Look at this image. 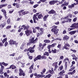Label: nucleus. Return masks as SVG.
<instances>
[{
  "label": "nucleus",
  "mask_w": 78,
  "mask_h": 78,
  "mask_svg": "<svg viewBox=\"0 0 78 78\" xmlns=\"http://www.w3.org/2000/svg\"><path fill=\"white\" fill-rule=\"evenodd\" d=\"M44 56L46 55L47 56H49V53L48 52H45L44 54Z\"/></svg>",
  "instance_id": "c756f323"
},
{
  "label": "nucleus",
  "mask_w": 78,
  "mask_h": 78,
  "mask_svg": "<svg viewBox=\"0 0 78 78\" xmlns=\"http://www.w3.org/2000/svg\"><path fill=\"white\" fill-rule=\"evenodd\" d=\"M77 26H76V23H74L73 24H72L71 26H70V27L71 28H77V27H76Z\"/></svg>",
  "instance_id": "1a4fd4ad"
},
{
  "label": "nucleus",
  "mask_w": 78,
  "mask_h": 78,
  "mask_svg": "<svg viewBox=\"0 0 78 78\" xmlns=\"http://www.w3.org/2000/svg\"><path fill=\"white\" fill-rule=\"evenodd\" d=\"M8 44V43L7 41L5 42V47L7 46Z\"/></svg>",
  "instance_id": "3c124183"
},
{
  "label": "nucleus",
  "mask_w": 78,
  "mask_h": 78,
  "mask_svg": "<svg viewBox=\"0 0 78 78\" xmlns=\"http://www.w3.org/2000/svg\"><path fill=\"white\" fill-rule=\"evenodd\" d=\"M76 5V4L75 3H74V4H72L70 5H68L69 8H70V9H72V8L74 7L75 6V5Z\"/></svg>",
  "instance_id": "ddd939ff"
},
{
  "label": "nucleus",
  "mask_w": 78,
  "mask_h": 78,
  "mask_svg": "<svg viewBox=\"0 0 78 78\" xmlns=\"http://www.w3.org/2000/svg\"><path fill=\"white\" fill-rule=\"evenodd\" d=\"M75 66H73L70 69H69V72H72V71H73L75 69Z\"/></svg>",
  "instance_id": "2f4dec72"
},
{
  "label": "nucleus",
  "mask_w": 78,
  "mask_h": 78,
  "mask_svg": "<svg viewBox=\"0 0 78 78\" xmlns=\"http://www.w3.org/2000/svg\"><path fill=\"white\" fill-rule=\"evenodd\" d=\"M39 6V4H36L35 5H34L33 6L34 8H37V6Z\"/></svg>",
  "instance_id": "a18cd8bd"
},
{
  "label": "nucleus",
  "mask_w": 78,
  "mask_h": 78,
  "mask_svg": "<svg viewBox=\"0 0 78 78\" xmlns=\"http://www.w3.org/2000/svg\"><path fill=\"white\" fill-rule=\"evenodd\" d=\"M40 0V1H39L37 2V3H38V4H40V3H41V2L44 3L45 2H46V1H47V0Z\"/></svg>",
  "instance_id": "bb28decb"
},
{
  "label": "nucleus",
  "mask_w": 78,
  "mask_h": 78,
  "mask_svg": "<svg viewBox=\"0 0 78 78\" xmlns=\"http://www.w3.org/2000/svg\"><path fill=\"white\" fill-rule=\"evenodd\" d=\"M62 3H66V1L65 0H62Z\"/></svg>",
  "instance_id": "13d9d810"
},
{
  "label": "nucleus",
  "mask_w": 78,
  "mask_h": 78,
  "mask_svg": "<svg viewBox=\"0 0 78 78\" xmlns=\"http://www.w3.org/2000/svg\"><path fill=\"white\" fill-rule=\"evenodd\" d=\"M34 76H39V74L37 75L36 73H35L34 74Z\"/></svg>",
  "instance_id": "e2e57ef3"
},
{
  "label": "nucleus",
  "mask_w": 78,
  "mask_h": 78,
  "mask_svg": "<svg viewBox=\"0 0 78 78\" xmlns=\"http://www.w3.org/2000/svg\"><path fill=\"white\" fill-rule=\"evenodd\" d=\"M75 72H76L75 70H74L72 72H69L68 73V75H73L74 73H75Z\"/></svg>",
  "instance_id": "4468645a"
},
{
  "label": "nucleus",
  "mask_w": 78,
  "mask_h": 78,
  "mask_svg": "<svg viewBox=\"0 0 78 78\" xmlns=\"http://www.w3.org/2000/svg\"><path fill=\"white\" fill-rule=\"evenodd\" d=\"M43 17V16L42 15V14H40V15L38 16V19H41V17Z\"/></svg>",
  "instance_id": "473e14b6"
},
{
  "label": "nucleus",
  "mask_w": 78,
  "mask_h": 78,
  "mask_svg": "<svg viewBox=\"0 0 78 78\" xmlns=\"http://www.w3.org/2000/svg\"><path fill=\"white\" fill-rule=\"evenodd\" d=\"M67 47H70V44H69V43H66L65 44L64 46L63 47V48H62V50H64L66 49V50H69V48Z\"/></svg>",
  "instance_id": "7ed1b4c3"
},
{
  "label": "nucleus",
  "mask_w": 78,
  "mask_h": 78,
  "mask_svg": "<svg viewBox=\"0 0 78 78\" xmlns=\"http://www.w3.org/2000/svg\"><path fill=\"white\" fill-rule=\"evenodd\" d=\"M32 30H33V32L34 33H36V30L35 28H33Z\"/></svg>",
  "instance_id": "4c0bfd02"
},
{
  "label": "nucleus",
  "mask_w": 78,
  "mask_h": 78,
  "mask_svg": "<svg viewBox=\"0 0 78 78\" xmlns=\"http://www.w3.org/2000/svg\"><path fill=\"white\" fill-rule=\"evenodd\" d=\"M7 5H8L6 4L0 5V9H1V8H2L3 7H5V6H6Z\"/></svg>",
  "instance_id": "4be33fe9"
},
{
  "label": "nucleus",
  "mask_w": 78,
  "mask_h": 78,
  "mask_svg": "<svg viewBox=\"0 0 78 78\" xmlns=\"http://www.w3.org/2000/svg\"><path fill=\"white\" fill-rule=\"evenodd\" d=\"M67 33V31L66 30H64L63 32V34H66Z\"/></svg>",
  "instance_id": "680f3d73"
},
{
  "label": "nucleus",
  "mask_w": 78,
  "mask_h": 78,
  "mask_svg": "<svg viewBox=\"0 0 78 78\" xmlns=\"http://www.w3.org/2000/svg\"><path fill=\"white\" fill-rule=\"evenodd\" d=\"M57 65L58 63L57 62H54L52 64V66L54 67H55V69H57V68H58Z\"/></svg>",
  "instance_id": "2eb2a0df"
},
{
  "label": "nucleus",
  "mask_w": 78,
  "mask_h": 78,
  "mask_svg": "<svg viewBox=\"0 0 78 78\" xmlns=\"http://www.w3.org/2000/svg\"><path fill=\"white\" fill-rule=\"evenodd\" d=\"M10 68H12V69H16V66L14 65H12L10 66Z\"/></svg>",
  "instance_id": "aec40b11"
},
{
  "label": "nucleus",
  "mask_w": 78,
  "mask_h": 78,
  "mask_svg": "<svg viewBox=\"0 0 78 78\" xmlns=\"http://www.w3.org/2000/svg\"><path fill=\"white\" fill-rule=\"evenodd\" d=\"M23 30V28H21L19 30H18V32H20V31H21V30Z\"/></svg>",
  "instance_id": "bf43d9fd"
},
{
  "label": "nucleus",
  "mask_w": 78,
  "mask_h": 78,
  "mask_svg": "<svg viewBox=\"0 0 78 78\" xmlns=\"http://www.w3.org/2000/svg\"><path fill=\"white\" fill-rule=\"evenodd\" d=\"M71 21H72V19H69L68 20L66 21V22H71Z\"/></svg>",
  "instance_id": "58836bf2"
},
{
  "label": "nucleus",
  "mask_w": 78,
  "mask_h": 78,
  "mask_svg": "<svg viewBox=\"0 0 78 78\" xmlns=\"http://www.w3.org/2000/svg\"><path fill=\"white\" fill-rule=\"evenodd\" d=\"M76 33V30L70 31L69 32V34H71V35H72L73 34H75Z\"/></svg>",
  "instance_id": "dca6fc26"
},
{
  "label": "nucleus",
  "mask_w": 78,
  "mask_h": 78,
  "mask_svg": "<svg viewBox=\"0 0 78 78\" xmlns=\"http://www.w3.org/2000/svg\"><path fill=\"white\" fill-rule=\"evenodd\" d=\"M51 76V74H49L48 75H47L46 76V77L50 78Z\"/></svg>",
  "instance_id": "c9c22d12"
},
{
  "label": "nucleus",
  "mask_w": 78,
  "mask_h": 78,
  "mask_svg": "<svg viewBox=\"0 0 78 78\" xmlns=\"http://www.w3.org/2000/svg\"><path fill=\"white\" fill-rule=\"evenodd\" d=\"M38 76L39 77H41V78H43V77H45V75H43L38 74Z\"/></svg>",
  "instance_id": "72a5a7b5"
},
{
  "label": "nucleus",
  "mask_w": 78,
  "mask_h": 78,
  "mask_svg": "<svg viewBox=\"0 0 78 78\" xmlns=\"http://www.w3.org/2000/svg\"><path fill=\"white\" fill-rule=\"evenodd\" d=\"M69 37L67 35H65L64 37H63L64 40L65 41H67L69 40Z\"/></svg>",
  "instance_id": "f3484780"
},
{
  "label": "nucleus",
  "mask_w": 78,
  "mask_h": 78,
  "mask_svg": "<svg viewBox=\"0 0 78 78\" xmlns=\"http://www.w3.org/2000/svg\"><path fill=\"white\" fill-rule=\"evenodd\" d=\"M22 27L24 28V30H28L29 28H30V26L27 25V26H25L24 25H23L22 26Z\"/></svg>",
  "instance_id": "9b49d317"
},
{
  "label": "nucleus",
  "mask_w": 78,
  "mask_h": 78,
  "mask_svg": "<svg viewBox=\"0 0 78 78\" xmlns=\"http://www.w3.org/2000/svg\"><path fill=\"white\" fill-rule=\"evenodd\" d=\"M57 27L58 26H53V28L51 30V32H54V34L55 35H57V34L58 33V31H59V29H57Z\"/></svg>",
  "instance_id": "f257e3e1"
},
{
  "label": "nucleus",
  "mask_w": 78,
  "mask_h": 78,
  "mask_svg": "<svg viewBox=\"0 0 78 78\" xmlns=\"http://www.w3.org/2000/svg\"><path fill=\"white\" fill-rule=\"evenodd\" d=\"M11 28V26H9L7 27L6 28L7 30H8L9 28Z\"/></svg>",
  "instance_id": "de8ad7c7"
},
{
  "label": "nucleus",
  "mask_w": 78,
  "mask_h": 78,
  "mask_svg": "<svg viewBox=\"0 0 78 78\" xmlns=\"http://www.w3.org/2000/svg\"><path fill=\"white\" fill-rule=\"evenodd\" d=\"M2 64L3 65V66H8V64L4 62H2Z\"/></svg>",
  "instance_id": "e433bc0d"
},
{
  "label": "nucleus",
  "mask_w": 78,
  "mask_h": 78,
  "mask_svg": "<svg viewBox=\"0 0 78 78\" xmlns=\"http://www.w3.org/2000/svg\"><path fill=\"white\" fill-rule=\"evenodd\" d=\"M16 6L17 8H19V4L16 3Z\"/></svg>",
  "instance_id": "603ef678"
},
{
  "label": "nucleus",
  "mask_w": 78,
  "mask_h": 78,
  "mask_svg": "<svg viewBox=\"0 0 78 78\" xmlns=\"http://www.w3.org/2000/svg\"><path fill=\"white\" fill-rule=\"evenodd\" d=\"M2 12H3L4 16H6V10L4 9H2L1 10Z\"/></svg>",
  "instance_id": "5701e85b"
},
{
  "label": "nucleus",
  "mask_w": 78,
  "mask_h": 78,
  "mask_svg": "<svg viewBox=\"0 0 78 78\" xmlns=\"http://www.w3.org/2000/svg\"><path fill=\"white\" fill-rule=\"evenodd\" d=\"M56 43H54L51 45V47H54L56 46Z\"/></svg>",
  "instance_id": "f704fd0d"
},
{
  "label": "nucleus",
  "mask_w": 78,
  "mask_h": 78,
  "mask_svg": "<svg viewBox=\"0 0 78 78\" xmlns=\"http://www.w3.org/2000/svg\"><path fill=\"white\" fill-rule=\"evenodd\" d=\"M74 30V28H68L69 31H71V30Z\"/></svg>",
  "instance_id": "4d7b16f0"
},
{
  "label": "nucleus",
  "mask_w": 78,
  "mask_h": 78,
  "mask_svg": "<svg viewBox=\"0 0 78 78\" xmlns=\"http://www.w3.org/2000/svg\"><path fill=\"white\" fill-rule=\"evenodd\" d=\"M59 69H60V70H62V69H63V66H62L60 67H59Z\"/></svg>",
  "instance_id": "37998d69"
},
{
  "label": "nucleus",
  "mask_w": 78,
  "mask_h": 78,
  "mask_svg": "<svg viewBox=\"0 0 78 78\" xmlns=\"http://www.w3.org/2000/svg\"><path fill=\"white\" fill-rule=\"evenodd\" d=\"M41 55H39L37 56V57L34 58V62H35V61H37V60H41Z\"/></svg>",
  "instance_id": "423d86ee"
},
{
  "label": "nucleus",
  "mask_w": 78,
  "mask_h": 78,
  "mask_svg": "<svg viewBox=\"0 0 78 78\" xmlns=\"http://www.w3.org/2000/svg\"><path fill=\"white\" fill-rule=\"evenodd\" d=\"M33 19H36L37 20H39V19L37 17L36 15L34 14V15L33 17Z\"/></svg>",
  "instance_id": "412c9836"
},
{
  "label": "nucleus",
  "mask_w": 78,
  "mask_h": 78,
  "mask_svg": "<svg viewBox=\"0 0 78 78\" xmlns=\"http://www.w3.org/2000/svg\"><path fill=\"white\" fill-rule=\"evenodd\" d=\"M65 73V71L64 70H62L60 72V73H58L59 76H62L63 75V73Z\"/></svg>",
  "instance_id": "a211bd4d"
},
{
  "label": "nucleus",
  "mask_w": 78,
  "mask_h": 78,
  "mask_svg": "<svg viewBox=\"0 0 78 78\" xmlns=\"http://www.w3.org/2000/svg\"><path fill=\"white\" fill-rule=\"evenodd\" d=\"M14 55H15V53H14L11 54L9 55V56H14Z\"/></svg>",
  "instance_id": "864d4df0"
},
{
  "label": "nucleus",
  "mask_w": 78,
  "mask_h": 78,
  "mask_svg": "<svg viewBox=\"0 0 78 78\" xmlns=\"http://www.w3.org/2000/svg\"><path fill=\"white\" fill-rule=\"evenodd\" d=\"M57 47L58 48H59L60 49L61 48V44H58L57 46Z\"/></svg>",
  "instance_id": "69168bd1"
},
{
  "label": "nucleus",
  "mask_w": 78,
  "mask_h": 78,
  "mask_svg": "<svg viewBox=\"0 0 78 78\" xmlns=\"http://www.w3.org/2000/svg\"><path fill=\"white\" fill-rule=\"evenodd\" d=\"M51 70H48V71L46 73V74H47L48 73H50L51 74H53L54 73V71H53V68H52Z\"/></svg>",
  "instance_id": "9d476101"
},
{
  "label": "nucleus",
  "mask_w": 78,
  "mask_h": 78,
  "mask_svg": "<svg viewBox=\"0 0 78 78\" xmlns=\"http://www.w3.org/2000/svg\"><path fill=\"white\" fill-rule=\"evenodd\" d=\"M2 26V28H4V27H5V25H6V23H4L2 24L1 25Z\"/></svg>",
  "instance_id": "a19ab883"
},
{
  "label": "nucleus",
  "mask_w": 78,
  "mask_h": 78,
  "mask_svg": "<svg viewBox=\"0 0 78 78\" xmlns=\"http://www.w3.org/2000/svg\"><path fill=\"white\" fill-rule=\"evenodd\" d=\"M44 42L46 43V44H48L50 43V41L48 40H46L44 41Z\"/></svg>",
  "instance_id": "393cba45"
},
{
  "label": "nucleus",
  "mask_w": 78,
  "mask_h": 78,
  "mask_svg": "<svg viewBox=\"0 0 78 78\" xmlns=\"http://www.w3.org/2000/svg\"><path fill=\"white\" fill-rule=\"evenodd\" d=\"M11 8L12 7L11 5H9L8 6V8H9V9L10 8Z\"/></svg>",
  "instance_id": "052dcab7"
},
{
  "label": "nucleus",
  "mask_w": 78,
  "mask_h": 78,
  "mask_svg": "<svg viewBox=\"0 0 78 78\" xmlns=\"http://www.w3.org/2000/svg\"><path fill=\"white\" fill-rule=\"evenodd\" d=\"M25 33L27 36H30V34H32L33 33V32H32V31L30 30H27L25 31Z\"/></svg>",
  "instance_id": "20e7f679"
},
{
  "label": "nucleus",
  "mask_w": 78,
  "mask_h": 78,
  "mask_svg": "<svg viewBox=\"0 0 78 78\" xmlns=\"http://www.w3.org/2000/svg\"><path fill=\"white\" fill-rule=\"evenodd\" d=\"M9 43L10 45H12L13 44H17L16 42L15 41H14L12 40H10L9 41Z\"/></svg>",
  "instance_id": "39448f33"
},
{
  "label": "nucleus",
  "mask_w": 78,
  "mask_h": 78,
  "mask_svg": "<svg viewBox=\"0 0 78 78\" xmlns=\"http://www.w3.org/2000/svg\"><path fill=\"white\" fill-rule=\"evenodd\" d=\"M58 0L51 1L49 2V4L50 5H54V4H55L56 3H58Z\"/></svg>",
  "instance_id": "6e6552de"
},
{
  "label": "nucleus",
  "mask_w": 78,
  "mask_h": 78,
  "mask_svg": "<svg viewBox=\"0 0 78 78\" xmlns=\"http://www.w3.org/2000/svg\"><path fill=\"white\" fill-rule=\"evenodd\" d=\"M64 19L66 20H68L69 19V16H67L64 17Z\"/></svg>",
  "instance_id": "6e6d98bb"
},
{
  "label": "nucleus",
  "mask_w": 78,
  "mask_h": 78,
  "mask_svg": "<svg viewBox=\"0 0 78 78\" xmlns=\"http://www.w3.org/2000/svg\"><path fill=\"white\" fill-rule=\"evenodd\" d=\"M51 45H48L47 47V48H48V50H50V48H51Z\"/></svg>",
  "instance_id": "09e8293b"
},
{
  "label": "nucleus",
  "mask_w": 78,
  "mask_h": 78,
  "mask_svg": "<svg viewBox=\"0 0 78 78\" xmlns=\"http://www.w3.org/2000/svg\"><path fill=\"white\" fill-rule=\"evenodd\" d=\"M34 65L33 64L31 66H30L29 68V69H33V67H34Z\"/></svg>",
  "instance_id": "ea45409f"
},
{
  "label": "nucleus",
  "mask_w": 78,
  "mask_h": 78,
  "mask_svg": "<svg viewBox=\"0 0 78 78\" xmlns=\"http://www.w3.org/2000/svg\"><path fill=\"white\" fill-rule=\"evenodd\" d=\"M40 30L41 31V33H43L44 32V29L42 28H40Z\"/></svg>",
  "instance_id": "5fc2aeb1"
},
{
  "label": "nucleus",
  "mask_w": 78,
  "mask_h": 78,
  "mask_svg": "<svg viewBox=\"0 0 78 78\" xmlns=\"http://www.w3.org/2000/svg\"><path fill=\"white\" fill-rule=\"evenodd\" d=\"M30 42H31V43H33L34 44H35V43H36L37 41V38H36L35 40H34V38H31L30 39Z\"/></svg>",
  "instance_id": "f03ea898"
},
{
  "label": "nucleus",
  "mask_w": 78,
  "mask_h": 78,
  "mask_svg": "<svg viewBox=\"0 0 78 78\" xmlns=\"http://www.w3.org/2000/svg\"><path fill=\"white\" fill-rule=\"evenodd\" d=\"M49 14H54L55 13V11L52 10L48 12Z\"/></svg>",
  "instance_id": "b1692460"
},
{
  "label": "nucleus",
  "mask_w": 78,
  "mask_h": 78,
  "mask_svg": "<svg viewBox=\"0 0 78 78\" xmlns=\"http://www.w3.org/2000/svg\"><path fill=\"white\" fill-rule=\"evenodd\" d=\"M70 51L74 52V53H76V51L75 50H73L72 49H71Z\"/></svg>",
  "instance_id": "8fccbe9b"
},
{
  "label": "nucleus",
  "mask_w": 78,
  "mask_h": 78,
  "mask_svg": "<svg viewBox=\"0 0 78 78\" xmlns=\"http://www.w3.org/2000/svg\"><path fill=\"white\" fill-rule=\"evenodd\" d=\"M19 71L20 72L19 73V76H22V74H23V72L22 69H20Z\"/></svg>",
  "instance_id": "f8f14e48"
},
{
  "label": "nucleus",
  "mask_w": 78,
  "mask_h": 78,
  "mask_svg": "<svg viewBox=\"0 0 78 78\" xmlns=\"http://www.w3.org/2000/svg\"><path fill=\"white\" fill-rule=\"evenodd\" d=\"M4 76L5 78H6V77H7L6 78H9V75H8L6 73H4Z\"/></svg>",
  "instance_id": "a878e982"
},
{
  "label": "nucleus",
  "mask_w": 78,
  "mask_h": 78,
  "mask_svg": "<svg viewBox=\"0 0 78 78\" xmlns=\"http://www.w3.org/2000/svg\"><path fill=\"white\" fill-rule=\"evenodd\" d=\"M7 23H10V19H8L7 21Z\"/></svg>",
  "instance_id": "0e129e2a"
},
{
  "label": "nucleus",
  "mask_w": 78,
  "mask_h": 78,
  "mask_svg": "<svg viewBox=\"0 0 78 78\" xmlns=\"http://www.w3.org/2000/svg\"><path fill=\"white\" fill-rule=\"evenodd\" d=\"M74 42L76 44H78V41L76 40H74Z\"/></svg>",
  "instance_id": "338daca9"
},
{
  "label": "nucleus",
  "mask_w": 78,
  "mask_h": 78,
  "mask_svg": "<svg viewBox=\"0 0 78 78\" xmlns=\"http://www.w3.org/2000/svg\"><path fill=\"white\" fill-rule=\"evenodd\" d=\"M49 16V15H47L45 16L43 18L44 20V21L46 20L47 19V17H48Z\"/></svg>",
  "instance_id": "7c9ffc66"
},
{
  "label": "nucleus",
  "mask_w": 78,
  "mask_h": 78,
  "mask_svg": "<svg viewBox=\"0 0 78 78\" xmlns=\"http://www.w3.org/2000/svg\"><path fill=\"white\" fill-rule=\"evenodd\" d=\"M29 51L30 53H33V52H34V50L33 48L31 47H30L27 49V51Z\"/></svg>",
  "instance_id": "0eeeda50"
},
{
  "label": "nucleus",
  "mask_w": 78,
  "mask_h": 78,
  "mask_svg": "<svg viewBox=\"0 0 78 78\" xmlns=\"http://www.w3.org/2000/svg\"><path fill=\"white\" fill-rule=\"evenodd\" d=\"M61 20L62 23H66V20L64 19V18H61Z\"/></svg>",
  "instance_id": "6ab92c4d"
},
{
  "label": "nucleus",
  "mask_w": 78,
  "mask_h": 78,
  "mask_svg": "<svg viewBox=\"0 0 78 78\" xmlns=\"http://www.w3.org/2000/svg\"><path fill=\"white\" fill-rule=\"evenodd\" d=\"M57 51V50L56 49H53L51 50V52L53 53H56V52Z\"/></svg>",
  "instance_id": "c85d7f7f"
},
{
  "label": "nucleus",
  "mask_w": 78,
  "mask_h": 78,
  "mask_svg": "<svg viewBox=\"0 0 78 78\" xmlns=\"http://www.w3.org/2000/svg\"><path fill=\"white\" fill-rule=\"evenodd\" d=\"M3 69H1L0 70V74H3Z\"/></svg>",
  "instance_id": "c03bdc74"
},
{
  "label": "nucleus",
  "mask_w": 78,
  "mask_h": 78,
  "mask_svg": "<svg viewBox=\"0 0 78 78\" xmlns=\"http://www.w3.org/2000/svg\"><path fill=\"white\" fill-rule=\"evenodd\" d=\"M25 43H23L22 45L20 47V48L21 50H23V47H24V46H25Z\"/></svg>",
  "instance_id": "cd10ccee"
},
{
  "label": "nucleus",
  "mask_w": 78,
  "mask_h": 78,
  "mask_svg": "<svg viewBox=\"0 0 78 78\" xmlns=\"http://www.w3.org/2000/svg\"><path fill=\"white\" fill-rule=\"evenodd\" d=\"M0 78H4V76L3 75H0Z\"/></svg>",
  "instance_id": "774afa93"
},
{
  "label": "nucleus",
  "mask_w": 78,
  "mask_h": 78,
  "mask_svg": "<svg viewBox=\"0 0 78 78\" xmlns=\"http://www.w3.org/2000/svg\"><path fill=\"white\" fill-rule=\"evenodd\" d=\"M76 20H77V17H76L73 19V21L74 22H75L76 21Z\"/></svg>",
  "instance_id": "49530a36"
},
{
  "label": "nucleus",
  "mask_w": 78,
  "mask_h": 78,
  "mask_svg": "<svg viewBox=\"0 0 78 78\" xmlns=\"http://www.w3.org/2000/svg\"><path fill=\"white\" fill-rule=\"evenodd\" d=\"M41 59H47V57H45V56H44V55H43L41 57Z\"/></svg>",
  "instance_id": "79ce46f5"
}]
</instances>
